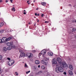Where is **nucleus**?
Masks as SVG:
<instances>
[{"label":"nucleus","instance_id":"obj_26","mask_svg":"<svg viewBox=\"0 0 76 76\" xmlns=\"http://www.w3.org/2000/svg\"><path fill=\"white\" fill-rule=\"evenodd\" d=\"M32 51L33 53H35V52H36L37 51H36V50H32Z\"/></svg>","mask_w":76,"mask_h":76},{"label":"nucleus","instance_id":"obj_17","mask_svg":"<svg viewBox=\"0 0 76 76\" xmlns=\"http://www.w3.org/2000/svg\"><path fill=\"white\" fill-rule=\"evenodd\" d=\"M4 32V30H1L0 31V33L1 34H2V33H3Z\"/></svg>","mask_w":76,"mask_h":76},{"label":"nucleus","instance_id":"obj_28","mask_svg":"<svg viewBox=\"0 0 76 76\" xmlns=\"http://www.w3.org/2000/svg\"><path fill=\"white\" fill-rule=\"evenodd\" d=\"M63 74H64V75H67V73H66V72H64Z\"/></svg>","mask_w":76,"mask_h":76},{"label":"nucleus","instance_id":"obj_1","mask_svg":"<svg viewBox=\"0 0 76 76\" xmlns=\"http://www.w3.org/2000/svg\"><path fill=\"white\" fill-rule=\"evenodd\" d=\"M57 60L59 64V65L62 67H67V65L65 63H62V61H61V59L60 58H57Z\"/></svg>","mask_w":76,"mask_h":76},{"label":"nucleus","instance_id":"obj_18","mask_svg":"<svg viewBox=\"0 0 76 76\" xmlns=\"http://www.w3.org/2000/svg\"><path fill=\"white\" fill-rule=\"evenodd\" d=\"M22 55H23V57H25V53L24 52L21 53Z\"/></svg>","mask_w":76,"mask_h":76},{"label":"nucleus","instance_id":"obj_6","mask_svg":"<svg viewBox=\"0 0 76 76\" xmlns=\"http://www.w3.org/2000/svg\"><path fill=\"white\" fill-rule=\"evenodd\" d=\"M45 54H46V51H45L43 50L41 51V54H42L43 56L45 55Z\"/></svg>","mask_w":76,"mask_h":76},{"label":"nucleus","instance_id":"obj_4","mask_svg":"<svg viewBox=\"0 0 76 76\" xmlns=\"http://www.w3.org/2000/svg\"><path fill=\"white\" fill-rule=\"evenodd\" d=\"M47 60L43 59V60L41 61V62H42V63L43 64H45V65H46V64H47L46 63H47Z\"/></svg>","mask_w":76,"mask_h":76},{"label":"nucleus","instance_id":"obj_40","mask_svg":"<svg viewBox=\"0 0 76 76\" xmlns=\"http://www.w3.org/2000/svg\"><path fill=\"white\" fill-rule=\"evenodd\" d=\"M37 16H39V14H37Z\"/></svg>","mask_w":76,"mask_h":76},{"label":"nucleus","instance_id":"obj_33","mask_svg":"<svg viewBox=\"0 0 76 76\" xmlns=\"http://www.w3.org/2000/svg\"><path fill=\"white\" fill-rule=\"evenodd\" d=\"M7 60H10V58H7Z\"/></svg>","mask_w":76,"mask_h":76},{"label":"nucleus","instance_id":"obj_56","mask_svg":"<svg viewBox=\"0 0 76 76\" xmlns=\"http://www.w3.org/2000/svg\"><path fill=\"white\" fill-rule=\"evenodd\" d=\"M38 9H39V8H38Z\"/></svg>","mask_w":76,"mask_h":76},{"label":"nucleus","instance_id":"obj_48","mask_svg":"<svg viewBox=\"0 0 76 76\" xmlns=\"http://www.w3.org/2000/svg\"><path fill=\"white\" fill-rule=\"evenodd\" d=\"M38 8H37L36 9V10H38Z\"/></svg>","mask_w":76,"mask_h":76},{"label":"nucleus","instance_id":"obj_32","mask_svg":"<svg viewBox=\"0 0 76 76\" xmlns=\"http://www.w3.org/2000/svg\"><path fill=\"white\" fill-rule=\"evenodd\" d=\"M25 67H28V65H27L26 64H25Z\"/></svg>","mask_w":76,"mask_h":76},{"label":"nucleus","instance_id":"obj_39","mask_svg":"<svg viewBox=\"0 0 76 76\" xmlns=\"http://www.w3.org/2000/svg\"><path fill=\"white\" fill-rule=\"evenodd\" d=\"M23 14H24V15H26V12H24L23 13Z\"/></svg>","mask_w":76,"mask_h":76},{"label":"nucleus","instance_id":"obj_49","mask_svg":"<svg viewBox=\"0 0 76 76\" xmlns=\"http://www.w3.org/2000/svg\"><path fill=\"white\" fill-rule=\"evenodd\" d=\"M37 22H39V20H38L37 21Z\"/></svg>","mask_w":76,"mask_h":76},{"label":"nucleus","instance_id":"obj_35","mask_svg":"<svg viewBox=\"0 0 76 76\" xmlns=\"http://www.w3.org/2000/svg\"><path fill=\"white\" fill-rule=\"evenodd\" d=\"M43 16H44V14H42V15H41L42 17H43Z\"/></svg>","mask_w":76,"mask_h":76},{"label":"nucleus","instance_id":"obj_37","mask_svg":"<svg viewBox=\"0 0 76 76\" xmlns=\"http://www.w3.org/2000/svg\"><path fill=\"white\" fill-rule=\"evenodd\" d=\"M35 16H37V13H35Z\"/></svg>","mask_w":76,"mask_h":76},{"label":"nucleus","instance_id":"obj_31","mask_svg":"<svg viewBox=\"0 0 76 76\" xmlns=\"http://www.w3.org/2000/svg\"><path fill=\"white\" fill-rule=\"evenodd\" d=\"M41 55H42V54H41V53H39V56L40 57Z\"/></svg>","mask_w":76,"mask_h":76},{"label":"nucleus","instance_id":"obj_55","mask_svg":"<svg viewBox=\"0 0 76 76\" xmlns=\"http://www.w3.org/2000/svg\"><path fill=\"white\" fill-rule=\"evenodd\" d=\"M47 60H48V59H47Z\"/></svg>","mask_w":76,"mask_h":76},{"label":"nucleus","instance_id":"obj_44","mask_svg":"<svg viewBox=\"0 0 76 76\" xmlns=\"http://www.w3.org/2000/svg\"><path fill=\"white\" fill-rule=\"evenodd\" d=\"M1 2H3V1H2V0H1Z\"/></svg>","mask_w":76,"mask_h":76},{"label":"nucleus","instance_id":"obj_45","mask_svg":"<svg viewBox=\"0 0 76 76\" xmlns=\"http://www.w3.org/2000/svg\"><path fill=\"white\" fill-rule=\"evenodd\" d=\"M28 4H30V3H28Z\"/></svg>","mask_w":76,"mask_h":76},{"label":"nucleus","instance_id":"obj_14","mask_svg":"<svg viewBox=\"0 0 76 76\" xmlns=\"http://www.w3.org/2000/svg\"><path fill=\"white\" fill-rule=\"evenodd\" d=\"M4 23L3 22H1V23H0V27H2L3 26V25H4Z\"/></svg>","mask_w":76,"mask_h":76},{"label":"nucleus","instance_id":"obj_16","mask_svg":"<svg viewBox=\"0 0 76 76\" xmlns=\"http://www.w3.org/2000/svg\"><path fill=\"white\" fill-rule=\"evenodd\" d=\"M3 50L4 51H7V48L4 47L3 48Z\"/></svg>","mask_w":76,"mask_h":76},{"label":"nucleus","instance_id":"obj_25","mask_svg":"<svg viewBox=\"0 0 76 76\" xmlns=\"http://www.w3.org/2000/svg\"><path fill=\"white\" fill-rule=\"evenodd\" d=\"M49 23V21H45V23Z\"/></svg>","mask_w":76,"mask_h":76},{"label":"nucleus","instance_id":"obj_30","mask_svg":"<svg viewBox=\"0 0 76 76\" xmlns=\"http://www.w3.org/2000/svg\"><path fill=\"white\" fill-rule=\"evenodd\" d=\"M42 73V72L41 71H39L38 72V74H41Z\"/></svg>","mask_w":76,"mask_h":76},{"label":"nucleus","instance_id":"obj_41","mask_svg":"<svg viewBox=\"0 0 76 76\" xmlns=\"http://www.w3.org/2000/svg\"><path fill=\"white\" fill-rule=\"evenodd\" d=\"M5 2H6V3H7V2H8V1H5Z\"/></svg>","mask_w":76,"mask_h":76},{"label":"nucleus","instance_id":"obj_43","mask_svg":"<svg viewBox=\"0 0 76 76\" xmlns=\"http://www.w3.org/2000/svg\"><path fill=\"white\" fill-rule=\"evenodd\" d=\"M31 5H32V6H34V4H31Z\"/></svg>","mask_w":76,"mask_h":76},{"label":"nucleus","instance_id":"obj_47","mask_svg":"<svg viewBox=\"0 0 76 76\" xmlns=\"http://www.w3.org/2000/svg\"><path fill=\"white\" fill-rule=\"evenodd\" d=\"M29 2V1H27V3H28Z\"/></svg>","mask_w":76,"mask_h":76},{"label":"nucleus","instance_id":"obj_53","mask_svg":"<svg viewBox=\"0 0 76 76\" xmlns=\"http://www.w3.org/2000/svg\"><path fill=\"white\" fill-rule=\"evenodd\" d=\"M75 22H76V20H75Z\"/></svg>","mask_w":76,"mask_h":76},{"label":"nucleus","instance_id":"obj_5","mask_svg":"<svg viewBox=\"0 0 76 76\" xmlns=\"http://www.w3.org/2000/svg\"><path fill=\"white\" fill-rule=\"evenodd\" d=\"M26 56L28 57V58H31L32 56V54L30 53H26Z\"/></svg>","mask_w":76,"mask_h":76},{"label":"nucleus","instance_id":"obj_2","mask_svg":"<svg viewBox=\"0 0 76 76\" xmlns=\"http://www.w3.org/2000/svg\"><path fill=\"white\" fill-rule=\"evenodd\" d=\"M62 66H59L58 67H56V68L55 69V71L56 73H59V72H63V71H64V70L63 69V68H62Z\"/></svg>","mask_w":76,"mask_h":76},{"label":"nucleus","instance_id":"obj_10","mask_svg":"<svg viewBox=\"0 0 76 76\" xmlns=\"http://www.w3.org/2000/svg\"><path fill=\"white\" fill-rule=\"evenodd\" d=\"M68 73L71 76H72V75H73V72H72V71L71 70H69Z\"/></svg>","mask_w":76,"mask_h":76},{"label":"nucleus","instance_id":"obj_42","mask_svg":"<svg viewBox=\"0 0 76 76\" xmlns=\"http://www.w3.org/2000/svg\"><path fill=\"white\" fill-rule=\"evenodd\" d=\"M1 68H0V72H1Z\"/></svg>","mask_w":76,"mask_h":76},{"label":"nucleus","instance_id":"obj_36","mask_svg":"<svg viewBox=\"0 0 76 76\" xmlns=\"http://www.w3.org/2000/svg\"><path fill=\"white\" fill-rule=\"evenodd\" d=\"M75 28H73V29H72V31H75Z\"/></svg>","mask_w":76,"mask_h":76},{"label":"nucleus","instance_id":"obj_46","mask_svg":"<svg viewBox=\"0 0 76 76\" xmlns=\"http://www.w3.org/2000/svg\"><path fill=\"white\" fill-rule=\"evenodd\" d=\"M28 24L29 25H30V24H31V23H29Z\"/></svg>","mask_w":76,"mask_h":76},{"label":"nucleus","instance_id":"obj_20","mask_svg":"<svg viewBox=\"0 0 76 76\" xmlns=\"http://www.w3.org/2000/svg\"><path fill=\"white\" fill-rule=\"evenodd\" d=\"M41 4L42 6H45L46 4V3L45 2H42Z\"/></svg>","mask_w":76,"mask_h":76},{"label":"nucleus","instance_id":"obj_50","mask_svg":"<svg viewBox=\"0 0 76 76\" xmlns=\"http://www.w3.org/2000/svg\"><path fill=\"white\" fill-rule=\"evenodd\" d=\"M35 1H33L34 3Z\"/></svg>","mask_w":76,"mask_h":76},{"label":"nucleus","instance_id":"obj_52","mask_svg":"<svg viewBox=\"0 0 76 76\" xmlns=\"http://www.w3.org/2000/svg\"><path fill=\"white\" fill-rule=\"evenodd\" d=\"M0 3H1V0H0Z\"/></svg>","mask_w":76,"mask_h":76},{"label":"nucleus","instance_id":"obj_22","mask_svg":"<svg viewBox=\"0 0 76 76\" xmlns=\"http://www.w3.org/2000/svg\"><path fill=\"white\" fill-rule=\"evenodd\" d=\"M10 48H11L10 47H8L7 48V49L8 50H11V49Z\"/></svg>","mask_w":76,"mask_h":76},{"label":"nucleus","instance_id":"obj_38","mask_svg":"<svg viewBox=\"0 0 76 76\" xmlns=\"http://www.w3.org/2000/svg\"><path fill=\"white\" fill-rule=\"evenodd\" d=\"M38 67H39H39H40V65H39L38 66Z\"/></svg>","mask_w":76,"mask_h":76},{"label":"nucleus","instance_id":"obj_11","mask_svg":"<svg viewBox=\"0 0 76 76\" xmlns=\"http://www.w3.org/2000/svg\"><path fill=\"white\" fill-rule=\"evenodd\" d=\"M69 68L71 70H73V67L72 65H70L69 66Z\"/></svg>","mask_w":76,"mask_h":76},{"label":"nucleus","instance_id":"obj_7","mask_svg":"<svg viewBox=\"0 0 76 76\" xmlns=\"http://www.w3.org/2000/svg\"><path fill=\"white\" fill-rule=\"evenodd\" d=\"M52 61L53 64H57V61L54 59H53Z\"/></svg>","mask_w":76,"mask_h":76},{"label":"nucleus","instance_id":"obj_54","mask_svg":"<svg viewBox=\"0 0 76 76\" xmlns=\"http://www.w3.org/2000/svg\"><path fill=\"white\" fill-rule=\"evenodd\" d=\"M35 25H36L35 24H34V26H35Z\"/></svg>","mask_w":76,"mask_h":76},{"label":"nucleus","instance_id":"obj_13","mask_svg":"<svg viewBox=\"0 0 76 76\" xmlns=\"http://www.w3.org/2000/svg\"><path fill=\"white\" fill-rule=\"evenodd\" d=\"M10 61L11 62L12 65L15 63V61L14 60H10Z\"/></svg>","mask_w":76,"mask_h":76},{"label":"nucleus","instance_id":"obj_21","mask_svg":"<svg viewBox=\"0 0 76 76\" xmlns=\"http://www.w3.org/2000/svg\"><path fill=\"white\" fill-rule=\"evenodd\" d=\"M23 55H22V54L21 53L20 54V55L19 58H20V57H23Z\"/></svg>","mask_w":76,"mask_h":76},{"label":"nucleus","instance_id":"obj_29","mask_svg":"<svg viewBox=\"0 0 76 76\" xmlns=\"http://www.w3.org/2000/svg\"><path fill=\"white\" fill-rule=\"evenodd\" d=\"M15 74H16L17 76H18V75H19L18 73H17V72H15Z\"/></svg>","mask_w":76,"mask_h":76},{"label":"nucleus","instance_id":"obj_15","mask_svg":"<svg viewBox=\"0 0 76 76\" xmlns=\"http://www.w3.org/2000/svg\"><path fill=\"white\" fill-rule=\"evenodd\" d=\"M48 54L50 56H53V53L51 52L49 53Z\"/></svg>","mask_w":76,"mask_h":76},{"label":"nucleus","instance_id":"obj_12","mask_svg":"<svg viewBox=\"0 0 76 76\" xmlns=\"http://www.w3.org/2000/svg\"><path fill=\"white\" fill-rule=\"evenodd\" d=\"M35 63L36 64H39L40 63V61L38 60H36L35 61Z\"/></svg>","mask_w":76,"mask_h":76},{"label":"nucleus","instance_id":"obj_3","mask_svg":"<svg viewBox=\"0 0 76 76\" xmlns=\"http://www.w3.org/2000/svg\"><path fill=\"white\" fill-rule=\"evenodd\" d=\"M5 37H3L2 39V40H3L4 41H5V42H7V41H9V40H10V39H12V37H10L7 38L6 39H4Z\"/></svg>","mask_w":76,"mask_h":76},{"label":"nucleus","instance_id":"obj_23","mask_svg":"<svg viewBox=\"0 0 76 76\" xmlns=\"http://www.w3.org/2000/svg\"><path fill=\"white\" fill-rule=\"evenodd\" d=\"M12 10H13L14 12H15L16 11V10H15V7H13L12 9Z\"/></svg>","mask_w":76,"mask_h":76},{"label":"nucleus","instance_id":"obj_8","mask_svg":"<svg viewBox=\"0 0 76 76\" xmlns=\"http://www.w3.org/2000/svg\"><path fill=\"white\" fill-rule=\"evenodd\" d=\"M8 65L9 66H12V63L11 62H10V61H8V63H7Z\"/></svg>","mask_w":76,"mask_h":76},{"label":"nucleus","instance_id":"obj_34","mask_svg":"<svg viewBox=\"0 0 76 76\" xmlns=\"http://www.w3.org/2000/svg\"><path fill=\"white\" fill-rule=\"evenodd\" d=\"M13 0H10V1H11V3H12Z\"/></svg>","mask_w":76,"mask_h":76},{"label":"nucleus","instance_id":"obj_9","mask_svg":"<svg viewBox=\"0 0 76 76\" xmlns=\"http://www.w3.org/2000/svg\"><path fill=\"white\" fill-rule=\"evenodd\" d=\"M12 43L8 42L7 43L6 45H7V46H12Z\"/></svg>","mask_w":76,"mask_h":76},{"label":"nucleus","instance_id":"obj_27","mask_svg":"<svg viewBox=\"0 0 76 76\" xmlns=\"http://www.w3.org/2000/svg\"><path fill=\"white\" fill-rule=\"evenodd\" d=\"M30 72V71H29L28 72H26V74H28V73H29Z\"/></svg>","mask_w":76,"mask_h":76},{"label":"nucleus","instance_id":"obj_51","mask_svg":"<svg viewBox=\"0 0 76 76\" xmlns=\"http://www.w3.org/2000/svg\"><path fill=\"white\" fill-rule=\"evenodd\" d=\"M26 10H24V12H25Z\"/></svg>","mask_w":76,"mask_h":76},{"label":"nucleus","instance_id":"obj_24","mask_svg":"<svg viewBox=\"0 0 76 76\" xmlns=\"http://www.w3.org/2000/svg\"><path fill=\"white\" fill-rule=\"evenodd\" d=\"M3 58V56L1 55H0V60H1Z\"/></svg>","mask_w":76,"mask_h":76},{"label":"nucleus","instance_id":"obj_19","mask_svg":"<svg viewBox=\"0 0 76 76\" xmlns=\"http://www.w3.org/2000/svg\"><path fill=\"white\" fill-rule=\"evenodd\" d=\"M41 68L42 69H45V66H41Z\"/></svg>","mask_w":76,"mask_h":76}]
</instances>
